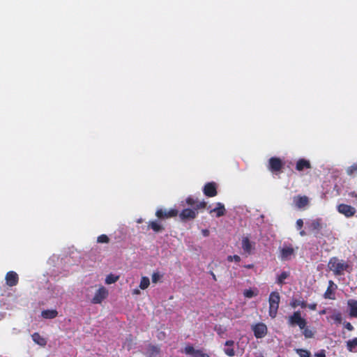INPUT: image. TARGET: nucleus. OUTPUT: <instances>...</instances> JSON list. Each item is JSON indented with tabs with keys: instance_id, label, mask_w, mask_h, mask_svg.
I'll use <instances>...</instances> for the list:
<instances>
[{
	"instance_id": "obj_1",
	"label": "nucleus",
	"mask_w": 357,
	"mask_h": 357,
	"mask_svg": "<svg viewBox=\"0 0 357 357\" xmlns=\"http://www.w3.org/2000/svg\"><path fill=\"white\" fill-rule=\"evenodd\" d=\"M185 202L189 207L184 208L181 211L176 208H159L155 212L156 217L158 219L165 220L178 215L181 221L190 222L197 218L199 209L206 206L205 201H199L192 196L188 197Z\"/></svg>"
},
{
	"instance_id": "obj_2",
	"label": "nucleus",
	"mask_w": 357,
	"mask_h": 357,
	"mask_svg": "<svg viewBox=\"0 0 357 357\" xmlns=\"http://www.w3.org/2000/svg\"><path fill=\"white\" fill-rule=\"evenodd\" d=\"M280 301V296L278 292L273 291L271 293L268 298L269 303V315L273 319L276 317L278 310L279 307V303Z\"/></svg>"
},
{
	"instance_id": "obj_3",
	"label": "nucleus",
	"mask_w": 357,
	"mask_h": 357,
	"mask_svg": "<svg viewBox=\"0 0 357 357\" xmlns=\"http://www.w3.org/2000/svg\"><path fill=\"white\" fill-rule=\"evenodd\" d=\"M108 289L105 287L100 285L94 293V295L91 299V303L93 304H100L108 297Z\"/></svg>"
},
{
	"instance_id": "obj_4",
	"label": "nucleus",
	"mask_w": 357,
	"mask_h": 357,
	"mask_svg": "<svg viewBox=\"0 0 357 357\" xmlns=\"http://www.w3.org/2000/svg\"><path fill=\"white\" fill-rule=\"evenodd\" d=\"M288 322L291 326L297 325L300 329H304L307 326L306 320L301 317V312L298 311L294 312L292 315L289 317Z\"/></svg>"
},
{
	"instance_id": "obj_5",
	"label": "nucleus",
	"mask_w": 357,
	"mask_h": 357,
	"mask_svg": "<svg viewBox=\"0 0 357 357\" xmlns=\"http://www.w3.org/2000/svg\"><path fill=\"white\" fill-rule=\"evenodd\" d=\"M328 268L335 274H341L347 268V264L337 258H332L328 263Z\"/></svg>"
},
{
	"instance_id": "obj_6",
	"label": "nucleus",
	"mask_w": 357,
	"mask_h": 357,
	"mask_svg": "<svg viewBox=\"0 0 357 357\" xmlns=\"http://www.w3.org/2000/svg\"><path fill=\"white\" fill-rule=\"evenodd\" d=\"M204 208H207V210L211 215L215 216L217 218L223 216L226 213V209H225V205L221 202L216 203L215 207L213 208H211V207L210 206H206L205 208H200L199 210L204 209Z\"/></svg>"
},
{
	"instance_id": "obj_7",
	"label": "nucleus",
	"mask_w": 357,
	"mask_h": 357,
	"mask_svg": "<svg viewBox=\"0 0 357 357\" xmlns=\"http://www.w3.org/2000/svg\"><path fill=\"white\" fill-rule=\"evenodd\" d=\"M284 165L283 162L280 158L271 157L268 160V169L272 172H279Z\"/></svg>"
},
{
	"instance_id": "obj_8",
	"label": "nucleus",
	"mask_w": 357,
	"mask_h": 357,
	"mask_svg": "<svg viewBox=\"0 0 357 357\" xmlns=\"http://www.w3.org/2000/svg\"><path fill=\"white\" fill-rule=\"evenodd\" d=\"M204 194L208 197H213L217 195V185L215 182H209L204 185L203 188Z\"/></svg>"
},
{
	"instance_id": "obj_9",
	"label": "nucleus",
	"mask_w": 357,
	"mask_h": 357,
	"mask_svg": "<svg viewBox=\"0 0 357 357\" xmlns=\"http://www.w3.org/2000/svg\"><path fill=\"white\" fill-rule=\"evenodd\" d=\"M280 250L282 260H289L294 255V249L291 245H284Z\"/></svg>"
},
{
	"instance_id": "obj_10",
	"label": "nucleus",
	"mask_w": 357,
	"mask_h": 357,
	"mask_svg": "<svg viewBox=\"0 0 357 357\" xmlns=\"http://www.w3.org/2000/svg\"><path fill=\"white\" fill-rule=\"evenodd\" d=\"M255 335L257 338H261L267 333V327L264 324L259 323L252 326Z\"/></svg>"
},
{
	"instance_id": "obj_11",
	"label": "nucleus",
	"mask_w": 357,
	"mask_h": 357,
	"mask_svg": "<svg viewBox=\"0 0 357 357\" xmlns=\"http://www.w3.org/2000/svg\"><path fill=\"white\" fill-rule=\"evenodd\" d=\"M255 243L249 240L248 237H243L241 241V247L243 251L248 254L251 255L255 250Z\"/></svg>"
},
{
	"instance_id": "obj_12",
	"label": "nucleus",
	"mask_w": 357,
	"mask_h": 357,
	"mask_svg": "<svg viewBox=\"0 0 357 357\" xmlns=\"http://www.w3.org/2000/svg\"><path fill=\"white\" fill-rule=\"evenodd\" d=\"M294 204L298 208H303L309 204V199L307 196H295L293 199Z\"/></svg>"
},
{
	"instance_id": "obj_13",
	"label": "nucleus",
	"mask_w": 357,
	"mask_h": 357,
	"mask_svg": "<svg viewBox=\"0 0 357 357\" xmlns=\"http://www.w3.org/2000/svg\"><path fill=\"white\" fill-rule=\"evenodd\" d=\"M337 208L340 213L344 214L347 217H351L356 213V209L354 207L345 204H340Z\"/></svg>"
},
{
	"instance_id": "obj_14",
	"label": "nucleus",
	"mask_w": 357,
	"mask_h": 357,
	"mask_svg": "<svg viewBox=\"0 0 357 357\" xmlns=\"http://www.w3.org/2000/svg\"><path fill=\"white\" fill-rule=\"evenodd\" d=\"M6 283L9 286H14L18 282V275L15 272L10 271L6 276Z\"/></svg>"
},
{
	"instance_id": "obj_15",
	"label": "nucleus",
	"mask_w": 357,
	"mask_h": 357,
	"mask_svg": "<svg viewBox=\"0 0 357 357\" xmlns=\"http://www.w3.org/2000/svg\"><path fill=\"white\" fill-rule=\"evenodd\" d=\"M312 166L310 162L304 158L299 159L296 165V170L301 172L305 169H311Z\"/></svg>"
},
{
	"instance_id": "obj_16",
	"label": "nucleus",
	"mask_w": 357,
	"mask_h": 357,
	"mask_svg": "<svg viewBox=\"0 0 357 357\" xmlns=\"http://www.w3.org/2000/svg\"><path fill=\"white\" fill-rule=\"evenodd\" d=\"M234 342L233 340H227L225 343L224 352L228 356H234L235 355V351L234 349Z\"/></svg>"
},
{
	"instance_id": "obj_17",
	"label": "nucleus",
	"mask_w": 357,
	"mask_h": 357,
	"mask_svg": "<svg viewBox=\"0 0 357 357\" xmlns=\"http://www.w3.org/2000/svg\"><path fill=\"white\" fill-rule=\"evenodd\" d=\"M183 352L187 355H192L195 357H199L202 351L200 350L195 349L191 345H187L185 347Z\"/></svg>"
},
{
	"instance_id": "obj_18",
	"label": "nucleus",
	"mask_w": 357,
	"mask_h": 357,
	"mask_svg": "<svg viewBox=\"0 0 357 357\" xmlns=\"http://www.w3.org/2000/svg\"><path fill=\"white\" fill-rule=\"evenodd\" d=\"M41 315L45 319H54L58 315L56 310H46L41 312Z\"/></svg>"
},
{
	"instance_id": "obj_19",
	"label": "nucleus",
	"mask_w": 357,
	"mask_h": 357,
	"mask_svg": "<svg viewBox=\"0 0 357 357\" xmlns=\"http://www.w3.org/2000/svg\"><path fill=\"white\" fill-rule=\"evenodd\" d=\"M32 339L36 344L42 347H44L47 343L46 340L37 333L32 335Z\"/></svg>"
},
{
	"instance_id": "obj_20",
	"label": "nucleus",
	"mask_w": 357,
	"mask_h": 357,
	"mask_svg": "<svg viewBox=\"0 0 357 357\" xmlns=\"http://www.w3.org/2000/svg\"><path fill=\"white\" fill-rule=\"evenodd\" d=\"M348 305L350 309V314L353 317H357V301L349 300Z\"/></svg>"
},
{
	"instance_id": "obj_21",
	"label": "nucleus",
	"mask_w": 357,
	"mask_h": 357,
	"mask_svg": "<svg viewBox=\"0 0 357 357\" xmlns=\"http://www.w3.org/2000/svg\"><path fill=\"white\" fill-rule=\"evenodd\" d=\"M258 294L259 291L257 288L245 289L243 291L244 296L248 298H251L252 297L257 296Z\"/></svg>"
},
{
	"instance_id": "obj_22",
	"label": "nucleus",
	"mask_w": 357,
	"mask_h": 357,
	"mask_svg": "<svg viewBox=\"0 0 357 357\" xmlns=\"http://www.w3.org/2000/svg\"><path fill=\"white\" fill-rule=\"evenodd\" d=\"M150 285V280L146 276H142L140 279V282L139 287L142 290L146 289Z\"/></svg>"
},
{
	"instance_id": "obj_23",
	"label": "nucleus",
	"mask_w": 357,
	"mask_h": 357,
	"mask_svg": "<svg viewBox=\"0 0 357 357\" xmlns=\"http://www.w3.org/2000/svg\"><path fill=\"white\" fill-rule=\"evenodd\" d=\"M119 279V275H115L114 274H109L106 276L105 282L106 284H112L116 282Z\"/></svg>"
},
{
	"instance_id": "obj_24",
	"label": "nucleus",
	"mask_w": 357,
	"mask_h": 357,
	"mask_svg": "<svg viewBox=\"0 0 357 357\" xmlns=\"http://www.w3.org/2000/svg\"><path fill=\"white\" fill-rule=\"evenodd\" d=\"M347 175L354 176L357 175V163H354L352 165L348 167L346 169Z\"/></svg>"
},
{
	"instance_id": "obj_25",
	"label": "nucleus",
	"mask_w": 357,
	"mask_h": 357,
	"mask_svg": "<svg viewBox=\"0 0 357 357\" xmlns=\"http://www.w3.org/2000/svg\"><path fill=\"white\" fill-rule=\"evenodd\" d=\"M347 347L350 351H357V338L348 341Z\"/></svg>"
},
{
	"instance_id": "obj_26",
	"label": "nucleus",
	"mask_w": 357,
	"mask_h": 357,
	"mask_svg": "<svg viewBox=\"0 0 357 357\" xmlns=\"http://www.w3.org/2000/svg\"><path fill=\"white\" fill-rule=\"evenodd\" d=\"M291 306L294 308L301 306V307H305L307 306L306 303L298 300H292L290 303Z\"/></svg>"
},
{
	"instance_id": "obj_27",
	"label": "nucleus",
	"mask_w": 357,
	"mask_h": 357,
	"mask_svg": "<svg viewBox=\"0 0 357 357\" xmlns=\"http://www.w3.org/2000/svg\"><path fill=\"white\" fill-rule=\"evenodd\" d=\"M296 351L300 357H310V353L307 350L297 349Z\"/></svg>"
},
{
	"instance_id": "obj_28",
	"label": "nucleus",
	"mask_w": 357,
	"mask_h": 357,
	"mask_svg": "<svg viewBox=\"0 0 357 357\" xmlns=\"http://www.w3.org/2000/svg\"><path fill=\"white\" fill-rule=\"evenodd\" d=\"M109 241V237L105 234H102L97 238L98 243H108Z\"/></svg>"
},
{
	"instance_id": "obj_29",
	"label": "nucleus",
	"mask_w": 357,
	"mask_h": 357,
	"mask_svg": "<svg viewBox=\"0 0 357 357\" xmlns=\"http://www.w3.org/2000/svg\"><path fill=\"white\" fill-rule=\"evenodd\" d=\"M302 330L303 333L306 338H312L314 336V332L311 329L307 328L306 326L305 327L304 329Z\"/></svg>"
},
{
	"instance_id": "obj_30",
	"label": "nucleus",
	"mask_w": 357,
	"mask_h": 357,
	"mask_svg": "<svg viewBox=\"0 0 357 357\" xmlns=\"http://www.w3.org/2000/svg\"><path fill=\"white\" fill-rule=\"evenodd\" d=\"M162 278V275L158 272H154L151 275L153 283H157Z\"/></svg>"
},
{
	"instance_id": "obj_31",
	"label": "nucleus",
	"mask_w": 357,
	"mask_h": 357,
	"mask_svg": "<svg viewBox=\"0 0 357 357\" xmlns=\"http://www.w3.org/2000/svg\"><path fill=\"white\" fill-rule=\"evenodd\" d=\"M328 319H333L337 322H340L342 320V316L340 313H335L332 314L330 317L328 318Z\"/></svg>"
},
{
	"instance_id": "obj_32",
	"label": "nucleus",
	"mask_w": 357,
	"mask_h": 357,
	"mask_svg": "<svg viewBox=\"0 0 357 357\" xmlns=\"http://www.w3.org/2000/svg\"><path fill=\"white\" fill-rule=\"evenodd\" d=\"M228 261H235L236 263H238L241 261V257L238 255H229L227 258Z\"/></svg>"
},
{
	"instance_id": "obj_33",
	"label": "nucleus",
	"mask_w": 357,
	"mask_h": 357,
	"mask_svg": "<svg viewBox=\"0 0 357 357\" xmlns=\"http://www.w3.org/2000/svg\"><path fill=\"white\" fill-rule=\"evenodd\" d=\"M348 196L352 198V202L355 204H357V192L351 191L348 193Z\"/></svg>"
},
{
	"instance_id": "obj_34",
	"label": "nucleus",
	"mask_w": 357,
	"mask_h": 357,
	"mask_svg": "<svg viewBox=\"0 0 357 357\" xmlns=\"http://www.w3.org/2000/svg\"><path fill=\"white\" fill-rule=\"evenodd\" d=\"M288 275L289 274L287 272L282 273L278 278V282L282 284Z\"/></svg>"
},
{
	"instance_id": "obj_35",
	"label": "nucleus",
	"mask_w": 357,
	"mask_h": 357,
	"mask_svg": "<svg viewBox=\"0 0 357 357\" xmlns=\"http://www.w3.org/2000/svg\"><path fill=\"white\" fill-rule=\"evenodd\" d=\"M151 228L155 232H160L163 229L161 225H151Z\"/></svg>"
},
{
	"instance_id": "obj_36",
	"label": "nucleus",
	"mask_w": 357,
	"mask_h": 357,
	"mask_svg": "<svg viewBox=\"0 0 357 357\" xmlns=\"http://www.w3.org/2000/svg\"><path fill=\"white\" fill-rule=\"evenodd\" d=\"M215 330L219 335H222L225 331V329L222 328L221 326H215Z\"/></svg>"
},
{
	"instance_id": "obj_37",
	"label": "nucleus",
	"mask_w": 357,
	"mask_h": 357,
	"mask_svg": "<svg viewBox=\"0 0 357 357\" xmlns=\"http://www.w3.org/2000/svg\"><path fill=\"white\" fill-rule=\"evenodd\" d=\"M201 233H202V235L204 236V237H206L209 235L210 234V231H209V229L206 228V229H201Z\"/></svg>"
},
{
	"instance_id": "obj_38",
	"label": "nucleus",
	"mask_w": 357,
	"mask_h": 357,
	"mask_svg": "<svg viewBox=\"0 0 357 357\" xmlns=\"http://www.w3.org/2000/svg\"><path fill=\"white\" fill-rule=\"evenodd\" d=\"M302 226L303 225L298 224L297 225L296 228L298 231H300V234L301 236H304L305 234V232L303 229H302Z\"/></svg>"
},
{
	"instance_id": "obj_39",
	"label": "nucleus",
	"mask_w": 357,
	"mask_h": 357,
	"mask_svg": "<svg viewBox=\"0 0 357 357\" xmlns=\"http://www.w3.org/2000/svg\"><path fill=\"white\" fill-rule=\"evenodd\" d=\"M132 295H135V296H137V295H139L141 294V291H140V289H134L132 291Z\"/></svg>"
},
{
	"instance_id": "obj_40",
	"label": "nucleus",
	"mask_w": 357,
	"mask_h": 357,
	"mask_svg": "<svg viewBox=\"0 0 357 357\" xmlns=\"http://www.w3.org/2000/svg\"><path fill=\"white\" fill-rule=\"evenodd\" d=\"M330 294H331V289H328V290L325 293V297L328 298H332Z\"/></svg>"
},
{
	"instance_id": "obj_41",
	"label": "nucleus",
	"mask_w": 357,
	"mask_h": 357,
	"mask_svg": "<svg viewBox=\"0 0 357 357\" xmlns=\"http://www.w3.org/2000/svg\"><path fill=\"white\" fill-rule=\"evenodd\" d=\"M346 328H347L349 331L353 330V326L350 323H347L345 325Z\"/></svg>"
},
{
	"instance_id": "obj_42",
	"label": "nucleus",
	"mask_w": 357,
	"mask_h": 357,
	"mask_svg": "<svg viewBox=\"0 0 357 357\" xmlns=\"http://www.w3.org/2000/svg\"><path fill=\"white\" fill-rule=\"evenodd\" d=\"M317 305L315 303L310 304L308 305V307L312 310H314L316 309Z\"/></svg>"
},
{
	"instance_id": "obj_43",
	"label": "nucleus",
	"mask_w": 357,
	"mask_h": 357,
	"mask_svg": "<svg viewBox=\"0 0 357 357\" xmlns=\"http://www.w3.org/2000/svg\"><path fill=\"white\" fill-rule=\"evenodd\" d=\"M317 357H326L324 351H321L320 353H318L316 354Z\"/></svg>"
},
{
	"instance_id": "obj_44",
	"label": "nucleus",
	"mask_w": 357,
	"mask_h": 357,
	"mask_svg": "<svg viewBox=\"0 0 357 357\" xmlns=\"http://www.w3.org/2000/svg\"><path fill=\"white\" fill-rule=\"evenodd\" d=\"M151 350L153 351V353L155 354H158V349L157 347H151Z\"/></svg>"
},
{
	"instance_id": "obj_45",
	"label": "nucleus",
	"mask_w": 357,
	"mask_h": 357,
	"mask_svg": "<svg viewBox=\"0 0 357 357\" xmlns=\"http://www.w3.org/2000/svg\"><path fill=\"white\" fill-rule=\"evenodd\" d=\"M199 357H209V356L202 352Z\"/></svg>"
},
{
	"instance_id": "obj_46",
	"label": "nucleus",
	"mask_w": 357,
	"mask_h": 357,
	"mask_svg": "<svg viewBox=\"0 0 357 357\" xmlns=\"http://www.w3.org/2000/svg\"><path fill=\"white\" fill-rule=\"evenodd\" d=\"M329 284H330V286H329L328 289L332 288V287H333V286H335V285L334 284V283H333L332 281H330V282H329Z\"/></svg>"
},
{
	"instance_id": "obj_47",
	"label": "nucleus",
	"mask_w": 357,
	"mask_h": 357,
	"mask_svg": "<svg viewBox=\"0 0 357 357\" xmlns=\"http://www.w3.org/2000/svg\"><path fill=\"white\" fill-rule=\"evenodd\" d=\"M247 268H253V265L252 264H249L248 266H245Z\"/></svg>"
},
{
	"instance_id": "obj_48",
	"label": "nucleus",
	"mask_w": 357,
	"mask_h": 357,
	"mask_svg": "<svg viewBox=\"0 0 357 357\" xmlns=\"http://www.w3.org/2000/svg\"><path fill=\"white\" fill-rule=\"evenodd\" d=\"M296 223H299V224H301V223H303V220L301 219H298L297 221H296Z\"/></svg>"
},
{
	"instance_id": "obj_49",
	"label": "nucleus",
	"mask_w": 357,
	"mask_h": 357,
	"mask_svg": "<svg viewBox=\"0 0 357 357\" xmlns=\"http://www.w3.org/2000/svg\"><path fill=\"white\" fill-rule=\"evenodd\" d=\"M149 223L153 224V223H157V222L155 221H150Z\"/></svg>"
},
{
	"instance_id": "obj_50",
	"label": "nucleus",
	"mask_w": 357,
	"mask_h": 357,
	"mask_svg": "<svg viewBox=\"0 0 357 357\" xmlns=\"http://www.w3.org/2000/svg\"><path fill=\"white\" fill-rule=\"evenodd\" d=\"M325 313V310H322L320 312V314H324Z\"/></svg>"
},
{
	"instance_id": "obj_51",
	"label": "nucleus",
	"mask_w": 357,
	"mask_h": 357,
	"mask_svg": "<svg viewBox=\"0 0 357 357\" xmlns=\"http://www.w3.org/2000/svg\"><path fill=\"white\" fill-rule=\"evenodd\" d=\"M141 221H142V220H141V219H139V220H137V223H141Z\"/></svg>"
}]
</instances>
